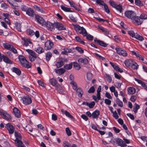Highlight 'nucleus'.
I'll return each mask as SVG.
<instances>
[{
	"label": "nucleus",
	"mask_w": 147,
	"mask_h": 147,
	"mask_svg": "<svg viewBox=\"0 0 147 147\" xmlns=\"http://www.w3.org/2000/svg\"><path fill=\"white\" fill-rule=\"evenodd\" d=\"M14 135L15 139L14 140L16 145L18 147H26L22 141V136L20 133L17 131H15Z\"/></svg>",
	"instance_id": "obj_1"
},
{
	"label": "nucleus",
	"mask_w": 147,
	"mask_h": 147,
	"mask_svg": "<svg viewBox=\"0 0 147 147\" xmlns=\"http://www.w3.org/2000/svg\"><path fill=\"white\" fill-rule=\"evenodd\" d=\"M73 26L77 34H82L83 36L86 35V31L83 27H81L78 24H73Z\"/></svg>",
	"instance_id": "obj_2"
},
{
	"label": "nucleus",
	"mask_w": 147,
	"mask_h": 147,
	"mask_svg": "<svg viewBox=\"0 0 147 147\" xmlns=\"http://www.w3.org/2000/svg\"><path fill=\"white\" fill-rule=\"evenodd\" d=\"M18 58L19 61L22 65L27 68H29L31 67V63L26 60L25 57L21 55L18 56Z\"/></svg>",
	"instance_id": "obj_3"
},
{
	"label": "nucleus",
	"mask_w": 147,
	"mask_h": 147,
	"mask_svg": "<svg viewBox=\"0 0 147 147\" xmlns=\"http://www.w3.org/2000/svg\"><path fill=\"white\" fill-rule=\"evenodd\" d=\"M109 3L113 7L115 8L120 13L122 12L123 8L122 5L121 4L117 5L115 2L111 0L109 1Z\"/></svg>",
	"instance_id": "obj_4"
},
{
	"label": "nucleus",
	"mask_w": 147,
	"mask_h": 147,
	"mask_svg": "<svg viewBox=\"0 0 147 147\" xmlns=\"http://www.w3.org/2000/svg\"><path fill=\"white\" fill-rule=\"evenodd\" d=\"M0 115L3 118L7 121H10L12 119L10 115L7 113L5 111L2 109H0Z\"/></svg>",
	"instance_id": "obj_5"
},
{
	"label": "nucleus",
	"mask_w": 147,
	"mask_h": 147,
	"mask_svg": "<svg viewBox=\"0 0 147 147\" xmlns=\"http://www.w3.org/2000/svg\"><path fill=\"white\" fill-rule=\"evenodd\" d=\"M26 51L29 54V58L30 61H33L36 59L37 57L34 51L30 49H26Z\"/></svg>",
	"instance_id": "obj_6"
},
{
	"label": "nucleus",
	"mask_w": 147,
	"mask_h": 147,
	"mask_svg": "<svg viewBox=\"0 0 147 147\" xmlns=\"http://www.w3.org/2000/svg\"><path fill=\"white\" fill-rule=\"evenodd\" d=\"M5 127L8 131L9 134H13L14 132L15 128L14 126L10 123H8L6 125Z\"/></svg>",
	"instance_id": "obj_7"
},
{
	"label": "nucleus",
	"mask_w": 147,
	"mask_h": 147,
	"mask_svg": "<svg viewBox=\"0 0 147 147\" xmlns=\"http://www.w3.org/2000/svg\"><path fill=\"white\" fill-rule=\"evenodd\" d=\"M115 50H116L117 53L119 55H122L124 57H126L127 56V54L125 50L118 48H116Z\"/></svg>",
	"instance_id": "obj_8"
},
{
	"label": "nucleus",
	"mask_w": 147,
	"mask_h": 147,
	"mask_svg": "<svg viewBox=\"0 0 147 147\" xmlns=\"http://www.w3.org/2000/svg\"><path fill=\"white\" fill-rule=\"evenodd\" d=\"M125 16L129 18L132 20L133 17H134L135 16L134 12L132 10H127L126 11L125 13Z\"/></svg>",
	"instance_id": "obj_9"
},
{
	"label": "nucleus",
	"mask_w": 147,
	"mask_h": 147,
	"mask_svg": "<svg viewBox=\"0 0 147 147\" xmlns=\"http://www.w3.org/2000/svg\"><path fill=\"white\" fill-rule=\"evenodd\" d=\"M94 40V42L97 45L104 47H106L108 45V44L106 43L103 41L98 39L96 38H95Z\"/></svg>",
	"instance_id": "obj_10"
},
{
	"label": "nucleus",
	"mask_w": 147,
	"mask_h": 147,
	"mask_svg": "<svg viewBox=\"0 0 147 147\" xmlns=\"http://www.w3.org/2000/svg\"><path fill=\"white\" fill-rule=\"evenodd\" d=\"M35 18L37 22L42 26L45 24V21L40 16L35 14Z\"/></svg>",
	"instance_id": "obj_11"
},
{
	"label": "nucleus",
	"mask_w": 147,
	"mask_h": 147,
	"mask_svg": "<svg viewBox=\"0 0 147 147\" xmlns=\"http://www.w3.org/2000/svg\"><path fill=\"white\" fill-rule=\"evenodd\" d=\"M53 46L52 42L50 40H47L45 43V48L47 50H49L52 48Z\"/></svg>",
	"instance_id": "obj_12"
},
{
	"label": "nucleus",
	"mask_w": 147,
	"mask_h": 147,
	"mask_svg": "<svg viewBox=\"0 0 147 147\" xmlns=\"http://www.w3.org/2000/svg\"><path fill=\"white\" fill-rule=\"evenodd\" d=\"M22 100L23 103L26 105H29L32 102V100L28 96H24Z\"/></svg>",
	"instance_id": "obj_13"
},
{
	"label": "nucleus",
	"mask_w": 147,
	"mask_h": 147,
	"mask_svg": "<svg viewBox=\"0 0 147 147\" xmlns=\"http://www.w3.org/2000/svg\"><path fill=\"white\" fill-rule=\"evenodd\" d=\"M115 141L118 144V146H120L121 147H124L127 146L125 143L121 139L119 138H117Z\"/></svg>",
	"instance_id": "obj_14"
},
{
	"label": "nucleus",
	"mask_w": 147,
	"mask_h": 147,
	"mask_svg": "<svg viewBox=\"0 0 147 147\" xmlns=\"http://www.w3.org/2000/svg\"><path fill=\"white\" fill-rule=\"evenodd\" d=\"M109 63L113 68L116 71L120 73H122L123 72V70L121 69L117 65H116L111 61Z\"/></svg>",
	"instance_id": "obj_15"
},
{
	"label": "nucleus",
	"mask_w": 147,
	"mask_h": 147,
	"mask_svg": "<svg viewBox=\"0 0 147 147\" xmlns=\"http://www.w3.org/2000/svg\"><path fill=\"white\" fill-rule=\"evenodd\" d=\"M44 24L43 26H46L48 29L50 30H52L54 29V24H53L49 22H47Z\"/></svg>",
	"instance_id": "obj_16"
},
{
	"label": "nucleus",
	"mask_w": 147,
	"mask_h": 147,
	"mask_svg": "<svg viewBox=\"0 0 147 147\" xmlns=\"http://www.w3.org/2000/svg\"><path fill=\"white\" fill-rule=\"evenodd\" d=\"M64 60L63 58H60L58 61L56 62L55 65L57 68L61 67L63 65V61Z\"/></svg>",
	"instance_id": "obj_17"
},
{
	"label": "nucleus",
	"mask_w": 147,
	"mask_h": 147,
	"mask_svg": "<svg viewBox=\"0 0 147 147\" xmlns=\"http://www.w3.org/2000/svg\"><path fill=\"white\" fill-rule=\"evenodd\" d=\"M13 111L15 116L19 118L20 117V110L16 107H14L13 109Z\"/></svg>",
	"instance_id": "obj_18"
},
{
	"label": "nucleus",
	"mask_w": 147,
	"mask_h": 147,
	"mask_svg": "<svg viewBox=\"0 0 147 147\" xmlns=\"http://www.w3.org/2000/svg\"><path fill=\"white\" fill-rule=\"evenodd\" d=\"M135 80L138 82L139 84H140L141 85V86L146 91H147V86L146 85V84L141 80L136 79Z\"/></svg>",
	"instance_id": "obj_19"
},
{
	"label": "nucleus",
	"mask_w": 147,
	"mask_h": 147,
	"mask_svg": "<svg viewBox=\"0 0 147 147\" xmlns=\"http://www.w3.org/2000/svg\"><path fill=\"white\" fill-rule=\"evenodd\" d=\"M26 13L28 15L31 17H33L35 15V13L33 9L30 7L28 8Z\"/></svg>",
	"instance_id": "obj_20"
},
{
	"label": "nucleus",
	"mask_w": 147,
	"mask_h": 147,
	"mask_svg": "<svg viewBox=\"0 0 147 147\" xmlns=\"http://www.w3.org/2000/svg\"><path fill=\"white\" fill-rule=\"evenodd\" d=\"M98 28L101 30L105 35H107L109 34V30L107 29L104 28L101 26H99Z\"/></svg>",
	"instance_id": "obj_21"
},
{
	"label": "nucleus",
	"mask_w": 147,
	"mask_h": 147,
	"mask_svg": "<svg viewBox=\"0 0 147 147\" xmlns=\"http://www.w3.org/2000/svg\"><path fill=\"white\" fill-rule=\"evenodd\" d=\"M134 61L131 59H127L124 61V63L127 67H131Z\"/></svg>",
	"instance_id": "obj_22"
},
{
	"label": "nucleus",
	"mask_w": 147,
	"mask_h": 147,
	"mask_svg": "<svg viewBox=\"0 0 147 147\" xmlns=\"http://www.w3.org/2000/svg\"><path fill=\"white\" fill-rule=\"evenodd\" d=\"M140 19L139 17L135 16L132 18V20H135L136 22L137 23L138 25H141L143 22V21L140 20Z\"/></svg>",
	"instance_id": "obj_23"
},
{
	"label": "nucleus",
	"mask_w": 147,
	"mask_h": 147,
	"mask_svg": "<svg viewBox=\"0 0 147 147\" xmlns=\"http://www.w3.org/2000/svg\"><path fill=\"white\" fill-rule=\"evenodd\" d=\"M100 112L98 110H96L93 112L92 114V116L94 119L98 118L100 115Z\"/></svg>",
	"instance_id": "obj_24"
},
{
	"label": "nucleus",
	"mask_w": 147,
	"mask_h": 147,
	"mask_svg": "<svg viewBox=\"0 0 147 147\" xmlns=\"http://www.w3.org/2000/svg\"><path fill=\"white\" fill-rule=\"evenodd\" d=\"M22 40L24 41V45L26 47H27L29 43L30 44L32 43V42L29 38L23 37L22 38Z\"/></svg>",
	"instance_id": "obj_25"
},
{
	"label": "nucleus",
	"mask_w": 147,
	"mask_h": 147,
	"mask_svg": "<svg viewBox=\"0 0 147 147\" xmlns=\"http://www.w3.org/2000/svg\"><path fill=\"white\" fill-rule=\"evenodd\" d=\"M65 115L68 118L70 119L73 121H74L75 120V119L74 117L68 112L66 111H65Z\"/></svg>",
	"instance_id": "obj_26"
},
{
	"label": "nucleus",
	"mask_w": 147,
	"mask_h": 147,
	"mask_svg": "<svg viewBox=\"0 0 147 147\" xmlns=\"http://www.w3.org/2000/svg\"><path fill=\"white\" fill-rule=\"evenodd\" d=\"M3 60L6 63L9 64H12V61L9 58L3 55H2V58Z\"/></svg>",
	"instance_id": "obj_27"
},
{
	"label": "nucleus",
	"mask_w": 147,
	"mask_h": 147,
	"mask_svg": "<svg viewBox=\"0 0 147 147\" xmlns=\"http://www.w3.org/2000/svg\"><path fill=\"white\" fill-rule=\"evenodd\" d=\"M34 50L38 54H41L44 52V49L42 47H35Z\"/></svg>",
	"instance_id": "obj_28"
},
{
	"label": "nucleus",
	"mask_w": 147,
	"mask_h": 147,
	"mask_svg": "<svg viewBox=\"0 0 147 147\" xmlns=\"http://www.w3.org/2000/svg\"><path fill=\"white\" fill-rule=\"evenodd\" d=\"M78 61L80 63H83L85 64H86L88 63V60L86 58H80L78 59Z\"/></svg>",
	"instance_id": "obj_29"
},
{
	"label": "nucleus",
	"mask_w": 147,
	"mask_h": 147,
	"mask_svg": "<svg viewBox=\"0 0 147 147\" xmlns=\"http://www.w3.org/2000/svg\"><path fill=\"white\" fill-rule=\"evenodd\" d=\"M54 28H55L59 30L63 29V27L62 26V24L59 23H54Z\"/></svg>",
	"instance_id": "obj_30"
},
{
	"label": "nucleus",
	"mask_w": 147,
	"mask_h": 147,
	"mask_svg": "<svg viewBox=\"0 0 147 147\" xmlns=\"http://www.w3.org/2000/svg\"><path fill=\"white\" fill-rule=\"evenodd\" d=\"M128 92L130 94H134L136 92V90L133 87H129L128 88Z\"/></svg>",
	"instance_id": "obj_31"
},
{
	"label": "nucleus",
	"mask_w": 147,
	"mask_h": 147,
	"mask_svg": "<svg viewBox=\"0 0 147 147\" xmlns=\"http://www.w3.org/2000/svg\"><path fill=\"white\" fill-rule=\"evenodd\" d=\"M134 38L141 41H143L144 39L142 36L140 35L139 34H138L137 33H136V35L134 37Z\"/></svg>",
	"instance_id": "obj_32"
},
{
	"label": "nucleus",
	"mask_w": 147,
	"mask_h": 147,
	"mask_svg": "<svg viewBox=\"0 0 147 147\" xmlns=\"http://www.w3.org/2000/svg\"><path fill=\"white\" fill-rule=\"evenodd\" d=\"M12 70L13 72L15 73L18 76L20 75L21 74V71L19 69L16 67H13Z\"/></svg>",
	"instance_id": "obj_33"
},
{
	"label": "nucleus",
	"mask_w": 147,
	"mask_h": 147,
	"mask_svg": "<svg viewBox=\"0 0 147 147\" xmlns=\"http://www.w3.org/2000/svg\"><path fill=\"white\" fill-rule=\"evenodd\" d=\"M76 92L78 93V96L80 98H81L83 94V92L82 89L80 88H78L77 89Z\"/></svg>",
	"instance_id": "obj_34"
},
{
	"label": "nucleus",
	"mask_w": 147,
	"mask_h": 147,
	"mask_svg": "<svg viewBox=\"0 0 147 147\" xmlns=\"http://www.w3.org/2000/svg\"><path fill=\"white\" fill-rule=\"evenodd\" d=\"M55 71L56 73L61 75L64 73V69L63 68H61L59 69H55Z\"/></svg>",
	"instance_id": "obj_35"
},
{
	"label": "nucleus",
	"mask_w": 147,
	"mask_h": 147,
	"mask_svg": "<svg viewBox=\"0 0 147 147\" xmlns=\"http://www.w3.org/2000/svg\"><path fill=\"white\" fill-rule=\"evenodd\" d=\"M21 23L20 22H17L15 23L16 28L19 32H21Z\"/></svg>",
	"instance_id": "obj_36"
},
{
	"label": "nucleus",
	"mask_w": 147,
	"mask_h": 147,
	"mask_svg": "<svg viewBox=\"0 0 147 147\" xmlns=\"http://www.w3.org/2000/svg\"><path fill=\"white\" fill-rule=\"evenodd\" d=\"M131 67L133 69L137 70L138 67V65L136 62L134 61Z\"/></svg>",
	"instance_id": "obj_37"
},
{
	"label": "nucleus",
	"mask_w": 147,
	"mask_h": 147,
	"mask_svg": "<svg viewBox=\"0 0 147 147\" xmlns=\"http://www.w3.org/2000/svg\"><path fill=\"white\" fill-rule=\"evenodd\" d=\"M75 50V48H68L66 49L65 48V55H67V53H71L73 52Z\"/></svg>",
	"instance_id": "obj_38"
},
{
	"label": "nucleus",
	"mask_w": 147,
	"mask_h": 147,
	"mask_svg": "<svg viewBox=\"0 0 147 147\" xmlns=\"http://www.w3.org/2000/svg\"><path fill=\"white\" fill-rule=\"evenodd\" d=\"M3 46L6 49L10 50V49L12 48V45L7 43H5L3 44Z\"/></svg>",
	"instance_id": "obj_39"
},
{
	"label": "nucleus",
	"mask_w": 147,
	"mask_h": 147,
	"mask_svg": "<svg viewBox=\"0 0 147 147\" xmlns=\"http://www.w3.org/2000/svg\"><path fill=\"white\" fill-rule=\"evenodd\" d=\"M135 106L134 107L133 109V111L134 113H136L137 112L138 110L140 108V107L139 105L136 103H135Z\"/></svg>",
	"instance_id": "obj_40"
},
{
	"label": "nucleus",
	"mask_w": 147,
	"mask_h": 147,
	"mask_svg": "<svg viewBox=\"0 0 147 147\" xmlns=\"http://www.w3.org/2000/svg\"><path fill=\"white\" fill-rule=\"evenodd\" d=\"M75 38L77 42H79L80 43L83 45H85V42L83 40H82L79 36H76L75 37Z\"/></svg>",
	"instance_id": "obj_41"
},
{
	"label": "nucleus",
	"mask_w": 147,
	"mask_h": 147,
	"mask_svg": "<svg viewBox=\"0 0 147 147\" xmlns=\"http://www.w3.org/2000/svg\"><path fill=\"white\" fill-rule=\"evenodd\" d=\"M73 66L75 69L77 70H79L81 68L80 65L76 62H74L73 63Z\"/></svg>",
	"instance_id": "obj_42"
},
{
	"label": "nucleus",
	"mask_w": 147,
	"mask_h": 147,
	"mask_svg": "<svg viewBox=\"0 0 147 147\" xmlns=\"http://www.w3.org/2000/svg\"><path fill=\"white\" fill-rule=\"evenodd\" d=\"M72 87L74 90H76L77 88V85L76 83L74 81H72L70 83Z\"/></svg>",
	"instance_id": "obj_43"
},
{
	"label": "nucleus",
	"mask_w": 147,
	"mask_h": 147,
	"mask_svg": "<svg viewBox=\"0 0 147 147\" xmlns=\"http://www.w3.org/2000/svg\"><path fill=\"white\" fill-rule=\"evenodd\" d=\"M65 131L68 136H70L71 135V132L69 127H67L65 128Z\"/></svg>",
	"instance_id": "obj_44"
},
{
	"label": "nucleus",
	"mask_w": 147,
	"mask_h": 147,
	"mask_svg": "<svg viewBox=\"0 0 147 147\" xmlns=\"http://www.w3.org/2000/svg\"><path fill=\"white\" fill-rule=\"evenodd\" d=\"M84 36H86V39L88 40H93V36L89 34H88V33L87 32L86 35Z\"/></svg>",
	"instance_id": "obj_45"
},
{
	"label": "nucleus",
	"mask_w": 147,
	"mask_h": 147,
	"mask_svg": "<svg viewBox=\"0 0 147 147\" xmlns=\"http://www.w3.org/2000/svg\"><path fill=\"white\" fill-rule=\"evenodd\" d=\"M135 3L136 5L139 6H143V3L140 0H135Z\"/></svg>",
	"instance_id": "obj_46"
},
{
	"label": "nucleus",
	"mask_w": 147,
	"mask_h": 147,
	"mask_svg": "<svg viewBox=\"0 0 147 147\" xmlns=\"http://www.w3.org/2000/svg\"><path fill=\"white\" fill-rule=\"evenodd\" d=\"M52 56V54L51 52H48L46 54V60L49 61L51 57Z\"/></svg>",
	"instance_id": "obj_47"
},
{
	"label": "nucleus",
	"mask_w": 147,
	"mask_h": 147,
	"mask_svg": "<svg viewBox=\"0 0 147 147\" xmlns=\"http://www.w3.org/2000/svg\"><path fill=\"white\" fill-rule=\"evenodd\" d=\"M105 77L109 83H110L111 82L112 80V78L109 75L107 74H105Z\"/></svg>",
	"instance_id": "obj_48"
},
{
	"label": "nucleus",
	"mask_w": 147,
	"mask_h": 147,
	"mask_svg": "<svg viewBox=\"0 0 147 147\" xmlns=\"http://www.w3.org/2000/svg\"><path fill=\"white\" fill-rule=\"evenodd\" d=\"M76 49L80 54H82L84 52V51L83 49L80 47H77L75 48Z\"/></svg>",
	"instance_id": "obj_49"
},
{
	"label": "nucleus",
	"mask_w": 147,
	"mask_h": 147,
	"mask_svg": "<svg viewBox=\"0 0 147 147\" xmlns=\"http://www.w3.org/2000/svg\"><path fill=\"white\" fill-rule=\"evenodd\" d=\"M50 82L53 86H55L57 83V82L55 79L53 78L50 80Z\"/></svg>",
	"instance_id": "obj_50"
},
{
	"label": "nucleus",
	"mask_w": 147,
	"mask_h": 147,
	"mask_svg": "<svg viewBox=\"0 0 147 147\" xmlns=\"http://www.w3.org/2000/svg\"><path fill=\"white\" fill-rule=\"evenodd\" d=\"M116 103L119 106L121 107L123 106V102L121 101L119 98H117Z\"/></svg>",
	"instance_id": "obj_51"
},
{
	"label": "nucleus",
	"mask_w": 147,
	"mask_h": 147,
	"mask_svg": "<svg viewBox=\"0 0 147 147\" xmlns=\"http://www.w3.org/2000/svg\"><path fill=\"white\" fill-rule=\"evenodd\" d=\"M34 7L36 10L38 11H40L42 13H43L44 12V11L41 8H40L39 7H38L37 5H35L34 6Z\"/></svg>",
	"instance_id": "obj_52"
},
{
	"label": "nucleus",
	"mask_w": 147,
	"mask_h": 147,
	"mask_svg": "<svg viewBox=\"0 0 147 147\" xmlns=\"http://www.w3.org/2000/svg\"><path fill=\"white\" fill-rule=\"evenodd\" d=\"M139 17L142 20H146L147 19V15L144 13H142L140 15Z\"/></svg>",
	"instance_id": "obj_53"
},
{
	"label": "nucleus",
	"mask_w": 147,
	"mask_h": 147,
	"mask_svg": "<svg viewBox=\"0 0 147 147\" xmlns=\"http://www.w3.org/2000/svg\"><path fill=\"white\" fill-rule=\"evenodd\" d=\"M94 18H95V19L98 20L99 22H108V21L107 20L102 19V18H101L99 17H94Z\"/></svg>",
	"instance_id": "obj_54"
},
{
	"label": "nucleus",
	"mask_w": 147,
	"mask_h": 147,
	"mask_svg": "<svg viewBox=\"0 0 147 147\" xmlns=\"http://www.w3.org/2000/svg\"><path fill=\"white\" fill-rule=\"evenodd\" d=\"M72 63H70L68 64H66L65 65V69L69 70L72 67Z\"/></svg>",
	"instance_id": "obj_55"
},
{
	"label": "nucleus",
	"mask_w": 147,
	"mask_h": 147,
	"mask_svg": "<svg viewBox=\"0 0 147 147\" xmlns=\"http://www.w3.org/2000/svg\"><path fill=\"white\" fill-rule=\"evenodd\" d=\"M103 6H104L105 11L107 13H109L110 12V11L106 3H105Z\"/></svg>",
	"instance_id": "obj_56"
},
{
	"label": "nucleus",
	"mask_w": 147,
	"mask_h": 147,
	"mask_svg": "<svg viewBox=\"0 0 147 147\" xmlns=\"http://www.w3.org/2000/svg\"><path fill=\"white\" fill-rule=\"evenodd\" d=\"M86 77L87 79L88 80H90L92 78V74L90 73H87Z\"/></svg>",
	"instance_id": "obj_57"
},
{
	"label": "nucleus",
	"mask_w": 147,
	"mask_h": 147,
	"mask_svg": "<svg viewBox=\"0 0 147 147\" xmlns=\"http://www.w3.org/2000/svg\"><path fill=\"white\" fill-rule=\"evenodd\" d=\"M95 1L96 3L100 5L103 6L105 3L102 0H96Z\"/></svg>",
	"instance_id": "obj_58"
},
{
	"label": "nucleus",
	"mask_w": 147,
	"mask_h": 147,
	"mask_svg": "<svg viewBox=\"0 0 147 147\" xmlns=\"http://www.w3.org/2000/svg\"><path fill=\"white\" fill-rule=\"evenodd\" d=\"M95 103L94 101H91L90 103H88V106L90 108H92L95 105Z\"/></svg>",
	"instance_id": "obj_59"
},
{
	"label": "nucleus",
	"mask_w": 147,
	"mask_h": 147,
	"mask_svg": "<svg viewBox=\"0 0 147 147\" xmlns=\"http://www.w3.org/2000/svg\"><path fill=\"white\" fill-rule=\"evenodd\" d=\"M95 91V89L94 86L91 87L88 90V92L89 93H93Z\"/></svg>",
	"instance_id": "obj_60"
},
{
	"label": "nucleus",
	"mask_w": 147,
	"mask_h": 147,
	"mask_svg": "<svg viewBox=\"0 0 147 147\" xmlns=\"http://www.w3.org/2000/svg\"><path fill=\"white\" fill-rule=\"evenodd\" d=\"M128 34L132 38H134L136 35V33H134V32L131 30L129 31Z\"/></svg>",
	"instance_id": "obj_61"
},
{
	"label": "nucleus",
	"mask_w": 147,
	"mask_h": 147,
	"mask_svg": "<svg viewBox=\"0 0 147 147\" xmlns=\"http://www.w3.org/2000/svg\"><path fill=\"white\" fill-rule=\"evenodd\" d=\"M137 99V97L135 95L131 96L130 98V100L133 102H134Z\"/></svg>",
	"instance_id": "obj_62"
},
{
	"label": "nucleus",
	"mask_w": 147,
	"mask_h": 147,
	"mask_svg": "<svg viewBox=\"0 0 147 147\" xmlns=\"http://www.w3.org/2000/svg\"><path fill=\"white\" fill-rule=\"evenodd\" d=\"M112 113L113 114V117L115 118V119H118L119 118V116L116 111H115L114 112H113Z\"/></svg>",
	"instance_id": "obj_63"
},
{
	"label": "nucleus",
	"mask_w": 147,
	"mask_h": 147,
	"mask_svg": "<svg viewBox=\"0 0 147 147\" xmlns=\"http://www.w3.org/2000/svg\"><path fill=\"white\" fill-rule=\"evenodd\" d=\"M1 7L3 9H7L8 7L7 4L5 3H2L1 4Z\"/></svg>",
	"instance_id": "obj_64"
}]
</instances>
